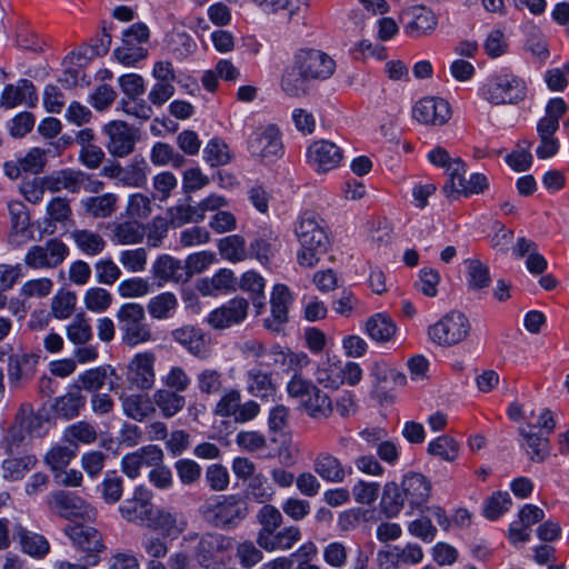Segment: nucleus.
I'll list each match as a JSON object with an SVG mask.
<instances>
[{
    "mask_svg": "<svg viewBox=\"0 0 569 569\" xmlns=\"http://www.w3.org/2000/svg\"><path fill=\"white\" fill-rule=\"evenodd\" d=\"M77 303V296L72 291L60 290L51 300L50 315L58 319L64 320L72 316Z\"/></svg>",
    "mask_w": 569,
    "mask_h": 569,
    "instance_id": "obj_59",
    "label": "nucleus"
},
{
    "mask_svg": "<svg viewBox=\"0 0 569 569\" xmlns=\"http://www.w3.org/2000/svg\"><path fill=\"white\" fill-rule=\"evenodd\" d=\"M37 463L38 458L34 455L9 457L2 462L3 478L10 481L21 480Z\"/></svg>",
    "mask_w": 569,
    "mask_h": 569,
    "instance_id": "obj_43",
    "label": "nucleus"
},
{
    "mask_svg": "<svg viewBox=\"0 0 569 569\" xmlns=\"http://www.w3.org/2000/svg\"><path fill=\"white\" fill-rule=\"evenodd\" d=\"M119 329L122 333V341L129 347L151 340L150 327L146 323V312L142 305L127 302L120 306L116 313Z\"/></svg>",
    "mask_w": 569,
    "mask_h": 569,
    "instance_id": "obj_8",
    "label": "nucleus"
},
{
    "mask_svg": "<svg viewBox=\"0 0 569 569\" xmlns=\"http://www.w3.org/2000/svg\"><path fill=\"white\" fill-rule=\"evenodd\" d=\"M14 538L21 551L31 558L43 559L50 553L49 540L43 535L30 531L21 525L14 527Z\"/></svg>",
    "mask_w": 569,
    "mask_h": 569,
    "instance_id": "obj_30",
    "label": "nucleus"
},
{
    "mask_svg": "<svg viewBox=\"0 0 569 569\" xmlns=\"http://www.w3.org/2000/svg\"><path fill=\"white\" fill-rule=\"evenodd\" d=\"M249 308L248 299L237 296L213 309L207 316L206 321L216 330L229 329L242 325L247 320Z\"/></svg>",
    "mask_w": 569,
    "mask_h": 569,
    "instance_id": "obj_17",
    "label": "nucleus"
},
{
    "mask_svg": "<svg viewBox=\"0 0 569 569\" xmlns=\"http://www.w3.org/2000/svg\"><path fill=\"white\" fill-rule=\"evenodd\" d=\"M70 237L78 249L87 256L100 254L107 246L106 240L100 233L88 229H76L71 232Z\"/></svg>",
    "mask_w": 569,
    "mask_h": 569,
    "instance_id": "obj_42",
    "label": "nucleus"
},
{
    "mask_svg": "<svg viewBox=\"0 0 569 569\" xmlns=\"http://www.w3.org/2000/svg\"><path fill=\"white\" fill-rule=\"evenodd\" d=\"M401 488L411 507H420L426 503L431 492L430 481L417 472L405 476Z\"/></svg>",
    "mask_w": 569,
    "mask_h": 569,
    "instance_id": "obj_34",
    "label": "nucleus"
},
{
    "mask_svg": "<svg viewBox=\"0 0 569 569\" xmlns=\"http://www.w3.org/2000/svg\"><path fill=\"white\" fill-rule=\"evenodd\" d=\"M246 495L254 502L264 505L273 499L276 491L268 478L262 472H258L248 480Z\"/></svg>",
    "mask_w": 569,
    "mask_h": 569,
    "instance_id": "obj_50",
    "label": "nucleus"
},
{
    "mask_svg": "<svg viewBox=\"0 0 569 569\" xmlns=\"http://www.w3.org/2000/svg\"><path fill=\"white\" fill-rule=\"evenodd\" d=\"M120 400L123 413L134 421L142 422L156 413L153 400L148 395H123Z\"/></svg>",
    "mask_w": 569,
    "mask_h": 569,
    "instance_id": "obj_33",
    "label": "nucleus"
},
{
    "mask_svg": "<svg viewBox=\"0 0 569 569\" xmlns=\"http://www.w3.org/2000/svg\"><path fill=\"white\" fill-rule=\"evenodd\" d=\"M154 509L152 492L139 486L134 489L132 497L120 505L119 512L126 521L148 527Z\"/></svg>",
    "mask_w": 569,
    "mask_h": 569,
    "instance_id": "obj_18",
    "label": "nucleus"
},
{
    "mask_svg": "<svg viewBox=\"0 0 569 569\" xmlns=\"http://www.w3.org/2000/svg\"><path fill=\"white\" fill-rule=\"evenodd\" d=\"M86 398L79 390L70 391L56 399L53 405L54 412L64 419H72L77 417L80 409L84 406Z\"/></svg>",
    "mask_w": 569,
    "mask_h": 569,
    "instance_id": "obj_52",
    "label": "nucleus"
},
{
    "mask_svg": "<svg viewBox=\"0 0 569 569\" xmlns=\"http://www.w3.org/2000/svg\"><path fill=\"white\" fill-rule=\"evenodd\" d=\"M76 456L77 451L70 445L66 446L58 443L48 450L44 455L43 461L52 473H54L67 468Z\"/></svg>",
    "mask_w": 569,
    "mask_h": 569,
    "instance_id": "obj_53",
    "label": "nucleus"
},
{
    "mask_svg": "<svg viewBox=\"0 0 569 569\" xmlns=\"http://www.w3.org/2000/svg\"><path fill=\"white\" fill-rule=\"evenodd\" d=\"M241 399L242 395L239 389H227L214 405V416L232 419L236 423L252 421L260 415L261 407L253 399H249L244 402H242Z\"/></svg>",
    "mask_w": 569,
    "mask_h": 569,
    "instance_id": "obj_11",
    "label": "nucleus"
},
{
    "mask_svg": "<svg viewBox=\"0 0 569 569\" xmlns=\"http://www.w3.org/2000/svg\"><path fill=\"white\" fill-rule=\"evenodd\" d=\"M467 267V287L470 291H482L490 286L489 267L478 259L465 261Z\"/></svg>",
    "mask_w": 569,
    "mask_h": 569,
    "instance_id": "obj_45",
    "label": "nucleus"
},
{
    "mask_svg": "<svg viewBox=\"0 0 569 569\" xmlns=\"http://www.w3.org/2000/svg\"><path fill=\"white\" fill-rule=\"evenodd\" d=\"M197 388L200 395L210 397L223 391V373L214 368H204L196 377Z\"/></svg>",
    "mask_w": 569,
    "mask_h": 569,
    "instance_id": "obj_47",
    "label": "nucleus"
},
{
    "mask_svg": "<svg viewBox=\"0 0 569 569\" xmlns=\"http://www.w3.org/2000/svg\"><path fill=\"white\" fill-rule=\"evenodd\" d=\"M167 49L173 58L182 60L194 52L197 43L189 33L184 31H173L169 36Z\"/></svg>",
    "mask_w": 569,
    "mask_h": 569,
    "instance_id": "obj_55",
    "label": "nucleus"
},
{
    "mask_svg": "<svg viewBox=\"0 0 569 569\" xmlns=\"http://www.w3.org/2000/svg\"><path fill=\"white\" fill-rule=\"evenodd\" d=\"M403 32L418 40L430 37L438 27L437 14L422 4L410 6L400 13Z\"/></svg>",
    "mask_w": 569,
    "mask_h": 569,
    "instance_id": "obj_14",
    "label": "nucleus"
},
{
    "mask_svg": "<svg viewBox=\"0 0 569 569\" xmlns=\"http://www.w3.org/2000/svg\"><path fill=\"white\" fill-rule=\"evenodd\" d=\"M293 301L291 291L286 284L278 283L271 292V318L263 321V327L272 332H279L288 321L289 307Z\"/></svg>",
    "mask_w": 569,
    "mask_h": 569,
    "instance_id": "obj_23",
    "label": "nucleus"
},
{
    "mask_svg": "<svg viewBox=\"0 0 569 569\" xmlns=\"http://www.w3.org/2000/svg\"><path fill=\"white\" fill-rule=\"evenodd\" d=\"M264 366H252L244 372V385L247 392L260 400H269L277 393V383L272 372L266 370Z\"/></svg>",
    "mask_w": 569,
    "mask_h": 569,
    "instance_id": "obj_24",
    "label": "nucleus"
},
{
    "mask_svg": "<svg viewBox=\"0 0 569 569\" xmlns=\"http://www.w3.org/2000/svg\"><path fill=\"white\" fill-rule=\"evenodd\" d=\"M251 156L266 162H273L283 154L281 131L276 124L259 127L248 140Z\"/></svg>",
    "mask_w": 569,
    "mask_h": 569,
    "instance_id": "obj_13",
    "label": "nucleus"
},
{
    "mask_svg": "<svg viewBox=\"0 0 569 569\" xmlns=\"http://www.w3.org/2000/svg\"><path fill=\"white\" fill-rule=\"evenodd\" d=\"M98 439V432L93 425L87 421H78L68 426L62 440L78 451V445H91Z\"/></svg>",
    "mask_w": 569,
    "mask_h": 569,
    "instance_id": "obj_39",
    "label": "nucleus"
},
{
    "mask_svg": "<svg viewBox=\"0 0 569 569\" xmlns=\"http://www.w3.org/2000/svg\"><path fill=\"white\" fill-rule=\"evenodd\" d=\"M163 459L164 453L159 446L147 445L127 453L121 460V469L127 477L136 479L143 467H157L163 462Z\"/></svg>",
    "mask_w": 569,
    "mask_h": 569,
    "instance_id": "obj_21",
    "label": "nucleus"
},
{
    "mask_svg": "<svg viewBox=\"0 0 569 569\" xmlns=\"http://www.w3.org/2000/svg\"><path fill=\"white\" fill-rule=\"evenodd\" d=\"M188 527L187 517L172 508L156 507L148 528L161 531L166 537L177 539Z\"/></svg>",
    "mask_w": 569,
    "mask_h": 569,
    "instance_id": "obj_25",
    "label": "nucleus"
},
{
    "mask_svg": "<svg viewBox=\"0 0 569 569\" xmlns=\"http://www.w3.org/2000/svg\"><path fill=\"white\" fill-rule=\"evenodd\" d=\"M148 56V50L133 41H126L122 37L121 47L114 50L116 59L124 66H134L137 62L143 60Z\"/></svg>",
    "mask_w": 569,
    "mask_h": 569,
    "instance_id": "obj_62",
    "label": "nucleus"
},
{
    "mask_svg": "<svg viewBox=\"0 0 569 569\" xmlns=\"http://www.w3.org/2000/svg\"><path fill=\"white\" fill-rule=\"evenodd\" d=\"M256 521L260 526L256 541L267 552L290 550L302 537L297 526L280 529L283 516L273 505L264 503L257 511Z\"/></svg>",
    "mask_w": 569,
    "mask_h": 569,
    "instance_id": "obj_2",
    "label": "nucleus"
},
{
    "mask_svg": "<svg viewBox=\"0 0 569 569\" xmlns=\"http://www.w3.org/2000/svg\"><path fill=\"white\" fill-rule=\"evenodd\" d=\"M307 162L318 173H325L339 167L342 150L329 140L313 141L307 149Z\"/></svg>",
    "mask_w": 569,
    "mask_h": 569,
    "instance_id": "obj_19",
    "label": "nucleus"
},
{
    "mask_svg": "<svg viewBox=\"0 0 569 569\" xmlns=\"http://www.w3.org/2000/svg\"><path fill=\"white\" fill-rule=\"evenodd\" d=\"M567 111V104L562 98L550 99L546 107V114L538 121L537 133L540 143L536 150L539 159H549L556 156L560 148L555 133L559 129V120Z\"/></svg>",
    "mask_w": 569,
    "mask_h": 569,
    "instance_id": "obj_7",
    "label": "nucleus"
},
{
    "mask_svg": "<svg viewBox=\"0 0 569 569\" xmlns=\"http://www.w3.org/2000/svg\"><path fill=\"white\" fill-rule=\"evenodd\" d=\"M162 387L183 393L191 386V377L181 366H171L160 379Z\"/></svg>",
    "mask_w": 569,
    "mask_h": 569,
    "instance_id": "obj_60",
    "label": "nucleus"
},
{
    "mask_svg": "<svg viewBox=\"0 0 569 569\" xmlns=\"http://www.w3.org/2000/svg\"><path fill=\"white\" fill-rule=\"evenodd\" d=\"M87 174L80 170L62 169L43 177L44 187L51 192L68 190L77 193L81 190Z\"/></svg>",
    "mask_w": 569,
    "mask_h": 569,
    "instance_id": "obj_31",
    "label": "nucleus"
},
{
    "mask_svg": "<svg viewBox=\"0 0 569 569\" xmlns=\"http://www.w3.org/2000/svg\"><path fill=\"white\" fill-rule=\"evenodd\" d=\"M150 167L142 156H134L121 172V183L128 187L142 188L147 183Z\"/></svg>",
    "mask_w": 569,
    "mask_h": 569,
    "instance_id": "obj_40",
    "label": "nucleus"
},
{
    "mask_svg": "<svg viewBox=\"0 0 569 569\" xmlns=\"http://www.w3.org/2000/svg\"><path fill=\"white\" fill-rule=\"evenodd\" d=\"M104 147L116 158H126L134 151L138 140L133 127L121 120H112L102 127Z\"/></svg>",
    "mask_w": 569,
    "mask_h": 569,
    "instance_id": "obj_15",
    "label": "nucleus"
},
{
    "mask_svg": "<svg viewBox=\"0 0 569 569\" xmlns=\"http://www.w3.org/2000/svg\"><path fill=\"white\" fill-rule=\"evenodd\" d=\"M218 249L223 259L233 263L243 261L248 257L246 240L239 234H231L220 239Z\"/></svg>",
    "mask_w": 569,
    "mask_h": 569,
    "instance_id": "obj_48",
    "label": "nucleus"
},
{
    "mask_svg": "<svg viewBox=\"0 0 569 569\" xmlns=\"http://www.w3.org/2000/svg\"><path fill=\"white\" fill-rule=\"evenodd\" d=\"M118 198L113 193L89 197L81 200L84 213L93 218H108L116 211Z\"/></svg>",
    "mask_w": 569,
    "mask_h": 569,
    "instance_id": "obj_41",
    "label": "nucleus"
},
{
    "mask_svg": "<svg viewBox=\"0 0 569 569\" xmlns=\"http://www.w3.org/2000/svg\"><path fill=\"white\" fill-rule=\"evenodd\" d=\"M172 339L182 346L193 357L204 360L208 359L210 350V338L207 333L194 326H183L171 332Z\"/></svg>",
    "mask_w": 569,
    "mask_h": 569,
    "instance_id": "obj_22",
    "label": "nucleus"
},
{
    "mask_svg": "<svg viewBox=\"0 0 569 569\" xmlns=\"http://www.w3.org/2000/svg\"><path fill=\"white\" fill-rule=\"evenodd\" d=\"M337 64L327 52L315 48H301L292 58V66L281 76V89L291 98L306 93V84L310 81H326L330 79Z\"/></svg>",
    "mask_w": 569,
    "mask_h": 569,
    "instance_id": "obj_1",
    "label": "nucleus"
},
{
    "mask_svg": "<svg viewBox=\"0 0 569 569\" xmlns=\"http://www.w3.org/2000/svg\"><path fill=\"white\" fill-rule=\"evenodd\" d=\"M460 446L456 439L448 435H442L429 442L427 452L438 457L441 460L452 462L459 456Z\"/></svg>",
    "mask_w": 569,
    "mask_h": 569,
    "instance_id": "obj_51",
    "label": "nucleus"
},
{
    "mask_svg": "<svg viewBox=\"0 0 569 569\" xmlns=\"http://www.w3.org/2000/svg\"><path fill=\"white\" fill-rule=\"evenodd\" d=\"M274 356V367H286L288 371H293V375L301 373L300 371L310 363V359L305 352H292L284 350L278 345L277 353Z\"/></svg>",
    "mask_w": 569,
    "mask_h": 569,
    "instance_id": "obj_57",
    "label": "nucleus"
},
{
    "mask_svg": "<svg viewBox=\"0 0 569 569\" xmlns=\"http://www.w3.org/2000/svg\"><path fill=\"white\" fill-rule=\"evenodd\" d=\"M49 510L67 520H82L93 522L97 519V509L87 500L71 491L56 490L47 497Z\"/></svg>",
    "mask_w": 569,
    "mask_h": 569,
    "instance_id": "obj_9",
    "label": "nucleus"
},
{
    "mask_svg": "<svg viewBox=\"0 0 569 569\" xmlns=\"http://www.w3.org/2000/svg\"><path fill=\"white\" fill-rule=\"evenodd\" d=\"M278 345L267 347V345L258 339H247L239 345L241 355L246 358L254 360L253 366H264L267 368L274 367V356Z\"/></svg>",
    "mask_w": 569,
    "mask_h": 569,
    "instance_id": "obj_36",
    "label": "nucleus"
},
{
    "mask_svg": "<svg viewBox=\"0 0 569 569\" xmlns=\"http://www.w3.org/2000/svg\"><path fill=\"white\" fill-rule=\"evenodd\" d=\"M233 538L219 532H204L194 548V558L202 569H220L224 553L233 549Z\"/></svg>",
    "mask_w": 569,
    "mask_h": 569,
    "instance_id": "obj_10",
    "label": "nucleus"
},
{
    "mask_svg": "<svg viewBox=\"0 0 569 569\" xmlns=\"http://www.w3.org/2000/svg\"><path fill=\"white\" fill-rule=\"evenodd\" d=\"M68 339L74 345H86L92 338V329L83 313H78L66 328Z\"/></svg>",
    "mask_w": 569,
    "mask_h": 569,
    "instance_id": "obj_61",
    "label": "nucleus"
},
{
    "mask_svg": "<svg viewBox=\"0 0 569 569\" xmlns=\"http://www.w3.org/2000/svg\"><path fill=\"white\" fill-rule=\"evenodd\" d=\"M470 331L468 318L459 311L445 315L436 323L429 326L430 340L441 347H451L463 341Z\"/></svg>",
    "mask_w": 569,
    "mask_h": 569,
    "instance_id": "obj_12",
    "label": "nucleus"
},
{
    "mask_svg": "<svg viewBox=\"0 0 569 569\" xmlns=\"http://www.w3.org/2000/svg\"><path fill=\"white\" fill-rule=\"evenodd\" d=\"M341 362L327 359L318 365L315 379L325 389L338 390L342 386Z\"/></svg>",
    "mask_w": 569,
    "mask_h": 569,
    "instance_id": "obj_44",
    "label": "nucleus"
},
{
    "mask_svg": "<svg viewBox=\"0 0 569 569\" xmlns=\"http://www.w3.org/2000/svg\"><path fill=\"white\" fill-rule=\"evenodd\" d=\"M366 330L371 339L385 342L391 340L395 336L396 325L390 317L377 313L369 318L366 323Z\"/></svg>",
    "mask_w": 569,
    "mask_h": 569,
    "instance_id": "obj_49",
    "label": "nucleus"
},
{
    "mask_svg": "<svg viewBox=\"0 0 569 569\" xmlns=\"http://www.w3.org/2000/svg\"><path fill=\"white\" fill-rule=\"evenodd\" d=\"M150 159L156 166L171 164L176 169L183 167L186 163L184 157L166 142H157L152 147Z\"/></svg>",
    "mask_w": 569,
    "mask_h": 569,
    "instance_id": "obj_54",
    "label": "nucleus"
},
{
    "mask_svg": "<svg viewBox=\"0 0 569 569\" xmlns=\"http://www.w3.org/2000/svg\"><path fill=\"white\" fill-rule=\"evenodd\" d=\"M37 100L34 84L28 79H20L16 84H7L0 94V108L9 110L21 104H32Z\"/></svg>",
    "mask_w": 569,
    "mask_h": 569,
    "instance_id": "obj_29",
    "label": "nucleus"
},
{
    "mask_svg": "<svg viewBox=\"0 0 569 569\" xmlns=\"http://www.w3.org/2000/svg\"><path fill=\"white\" fill-rule=\"evenodd\" d=\"M313 471L323 481L330 483H341L352 473V468L342 463V461L329 451H320L312 463Z\"/></svg>",
    "mask_w": 569,
    "mask_h": 569,
    "instance_id": "obj_27",
    "label": "nucleus"
},
{
    "mask_svg": "<svg viewBox=\"0 0 569 569\" xmlns=\"http://www.w3.org/2000/svg\"><path fill=\"white\" fill-rule=\"evenodd\" d=\"M112 295L101 287H94L87 290L83 302L86 308L92 312H104L112 305Z\"/></svg>",
    "mask_w": 569,
    "mask_h": 569,
    "instance_id": "obj_64",
    "label": "nucleus"
},
{
    "mask_svg": "<svg viewBox=\"0 0 569 569\" xmlns=\"http://www.w3.org/2000/svg\"><path fill=\"white\" fill-rule=\"evenodd\" d=\"M405 499L402 489L400 490L395 482H388L383 489L381 507L389 517H393L402 509Z\"/></svg>",
    "mask_w": 569,
    "mask_h": 569,
    "instance_id": "obj_63",
    "label": "nucleus"
},
{
    "mask_svg": "<svg viewBox=\"0 0 569 569\" xmlns=\"http://www.w3.org/2000/svg\"><path fill=\"white\" fill-rule=\"evenodd\" d=\"M286 391L289 398L298 400L299 408L313 420H327L333 413L331 397L301 373L292 375Z\"/></svg>",
    "mask_w": 569,
    "mask_h": 569,
    "instance_id": "obj_3",
    "label": "nucleus"
},
{
    "mask_svg": "<svg viewBox=\"0 0 569 569\" xmlns=\"http://www.w3.org/2000/svg\"><path fill=\"white\" fill-rule=\"evenodd\" d=\"M262 548L251 540H244L236 546V558L242 569H251L263 559Z\"/></svg>",
    "mask_w": 569,
    "mask_h": 569,
    "instance_id": "obj_58",
    "label": "nucleus"
},
{
    "mask_svg": "<svg viewBox=\"0 0 569 569\" xmlns=\"http://www.w3.org/2000/svg\"><path fill=\"white\" fill-rule=\"evenodd\" d=\"M201 516L213 527L236 528L248 516V505L238 495L212 497L199 508Z\"/></svg>",
    "mask_w": 569,
    "mask_h": 569,
    "instance_id": "obj_5",
    "label": "nucleus"
},
{
    "mask_svg": "<svg viewBox=\"0 0 569 569\" xmlns=\"http://www.w3.org/2000/svg\"><path fill=\"white\" fill-rule=\"evenodd\" d=\"M153 406L159 409L166 419L173 418L183 410L187 403L186 397L174 390L159 388L152 393Z\"/></svg>",
    "mask_w": 569,
    "mask_h": 569,
    "instance_id": "obj_35",
    "label": "nucleus"
},
{
    "mask_svg": "<svg viewBox=\"0 0 569 569\" xmlns=\"http://www.w3.org/2000/svg\"><path fill=\"white\" fill-rule=\"evenodd\" d=\"M69 254V248L59 239H50L44 244L29 248L24 257L27 267L40 269H54L60 266Z\"/></svg>",
    "mask_w": 569,
    "mask_h": 569,
    "instance_id": "obj_16",
    "label": "nucleus"
},
{
    "mask_svg": "<svg viewBox=\"0 0 569 569\" xmlns=\"http://www.w3.org/2000/svg\"><path fill=\"white\" fill-rule=\"evenodd\" d=\"M152 273L161 282L184 283L188 281L184 263L169 254H162L153 262Z\"/></svg>",
    "mask_w": 569,
    "mask_h": 569,
    "instance_id": "obj_32",
    "label": "nucleus"
},
{
    "mask_svg": "<svg viewBox=\"0 0 569 569\" xmlns=\"http://www.w3.org/2000/svg\"><path fill=\"white\" fill-rule=\"evenodd\" d=\"M296 234L301 249L297 254L301 267H315L320 257L327 251L329 240L325 229L320 226L312 212L303 213L296 227Z\"/></svg>",
    "mask_w": 569,
    "mask_h": 569,
    "instance_id": "obj_4",
    "label": "nucleus"
},
{
    "mask_svg": "<svg viewBox=\"0 0 569 569\" xmlns=\"http://www.w3.org/2000/svg\"><path fill=\"white\" fill-rule=\"evenodd\" d=\"M413 118L423 124L442 126L451 116L449 103L440 98H423L412 110Z\"/></svg>",
    "mask_w": 569,
    "mask_h": 569,
    "instance_id": "obj_26",
    "label": "nucleus"
},
{
    "mask_svg": "<svg viewBox=\"0 0 569 569\" xmlns=\"http://www.w3.org/2000/svg\"><path fill=\"white\" fill-rule=\"evenodd\" d=\"M526 94L527 84L523 79L507 70L490 77L482 89L483 98L495 106L518 103Z\"/></svg>",
    "mask_w": 569,
    "mask_h": 569,
    "instance_id": "obj_6",
    "label": "nucleus"
},
{
    "mask_svg": "<svg viewBox=\"0 0 569 569\" xmlns=\"http://www.w3.org/2000/svg\"><path fill=\"white\" fill-rule=\"evenodd\" d=\"M64 533L76 548L89 556H97L106 548L101 533L93 527L68 525L64 528Z\"/></svg>",
    "mask_w": 569,
    "mask_h": 569,
    "instance_id": "obj_28",
    "label": "nucleus"
},
{
    "mask_svg": "<svg viewBox=\"0 0 569 569\" xmlns=\"http://www.w3.org/2000/svg\"><path fill=\"white\" fill-rule=\"evenodd\" d=\"M519 432L525 440L526 452L533 462L545 461L550 453V441L542 433L532 430L531 425L520 428Z\"/></svg>",
    "mask_w": 569,
    "mask_h": 569,
    "instance_id": "obj_37",
    "label": "nucleus"
},
{
    "mask_svg": "<svg viewBox=\"0 0 569 569\" xmlns=\"http://www.w3.org/2000/svg\"><path fill=\"white\" fill-rule=\"evenodd\" d=\"M36 357L30 353H17L9 358L8 380L11 387H19L33 375Z\"/></svg>",
    "mask_w": 569,
    "mask_h": 569,
    "instance_id": "obj_38",
    "label": "nucleus"
},
{
    "mask_svg": "<svg viewBox=\"0 0 569 569\" xmlns=\"http://www.w3.org/2000/svg\"><path fill=\"white\" fill-rule=\"evenodd\" d=\"M178 308V299L172 292H162L152 297L147 303L151 318L163 320L172 317Z\"/></svg>",
    "mask_w": 569,
    "mask_h": 569,
    "instance_id": "obj_46",
    "label": "nucleus"
},
{
    "mask_svg": "<svg viewBox=\"0 0 569 569\" xmlns=\"http://www.w3.org/2000/svg\"><path fill=\"white\" fill-rule=\"evenodd\" d=\"M146 236V228L136 221H126L114 226L113 239L120 244L140 243Z\"/></svg>",
    "mask_w": 569,
    "mask_h": 569,
    "instance_id": "obj_56",
    "label": "nucleus"
},
{
    "mask_svg": "<svg viewBox=\"0 0 569 569\" xmlns=\"http://www.w3.org/2000/svg\"><path fill=\"white\" fill-rule=\"evenodd\" d=\"M156 355L151 351L137 353L129 362L127 380L139 390H150L156 382Z\"/></svg>",
    "mask_w": 569,
    "mask_h": 569,
    "instance_id": "obj_20",
    "label": "nucleus"
}]
</instances>
